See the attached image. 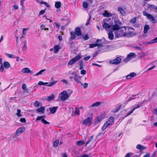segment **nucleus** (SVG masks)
Segmentation results:
<instances>
[{
  "label": "nucleus",
  "instance_id": "61",
  "mask_svg": "<svg viewBox=\"0 0 157 157\" xmlns=\"http://www.w3.org/2000/svg\"><path fill=\"white\" fill-rule=\"evenodd\" d=\"M45 11V10H41L39 13V15L40 16V15L43 14L44 13Z\"/></svg>",
  "mask_w": 157,
  "mask_h": 157
},
{
  "label": "nucleus",
  "instance_id": "21",
  "mask_svg": "<svg viewBox=\"0 0 157 157\" xmlns=\"http://www.w3.org/2000/svg\"><path fill=\"white\" fill-rule=\"evenodd\" d=\"M150 29V27L148 25H146L144 27V33H146L147 32L148 30Z\"/></svg>",
  "mask_w": 157,
  "mask_h": 157
},
{
  "label": "nucleus",
  "instance_id": "23",
  "mask_svg": "<svg viewBox=\"0 0 157 157\" xmlns=\"http://www.w3.org/2000/svg\"><path fill=\"white\" fill-rule=\"evenodd\" d=\"M137 149L140 150H143L145 149V147L143 146L140 144H138L136 146Z\"/></svg>",
  "mask_w": 157,
  "mask_h": 157
},
{
  "label": "nucleus",
  "instance_id": "39",
  "mask_svg": "<svg viewBox=\"0 0 157 157\" xmlns=\"http://www.w3.org/2000/svg\"><path fill=\"white\" fill-rule=\"evenodd\" d=\"M57 81H54L53 82L50 83L49 84L47 85L48 86H52L54 85L56 83Z\"/></svg>",
  "mask_w": 157,
  "mask_h": 157
},
{
  "label": "nucleus",
  "instance_id": "55",
  "mask_svg": "<svg viewBox=\"0 0 157 157\" xmlns=\"http://www.w3.org/2000/svg\"><path fill=\"white\" fill-rule=\"evenodd\" d=\"M44 117V116H38L37 118L36 119V121H39L40 120H41L43 118H43Z\"/></svg>",
  "mask_w": 157,
  "mask_h": 157
},
{
  "label": "nucleus",
  "instance_id": "52",
  "mask_svg": "<svg viewBox=\"0 0 157 157\" xmlns=\"http://www.w3.org/2000/svg\"><path fill=\"white\" fill-rule=\"evenodd\" d=\"M136 21V18L134 17L133 19H132L130 21V22L131 23L134 24L135 23Z\"/></svg>",
  "mask_w": 157,
  "mask_h": 157
},
{
  "label": "nucleus",
  "instance_id": "26",
  "mask_svg": "<svg viewBox=\"0 0 157 157\" xmlns=\"http://www.w3.org/2000/svg\"><path fill=\"white\" fill-rule=\"evenodd\" d=\"M118 10L122 15H124L125 14V12L122 8L120 7H118Z\"/></svg>",
  "mask_w": 157,
  "mask_h": 157
},
{
  "label": "nucleus",
  "instance_id": "22",
  "mask_svg": "<svg viewBox=\"0 0 157 157\" xmlns=\"http://www.w3.org/2000/svg\"><path fill=\"white\" fill-rule=\"evenodd\" d=\"M108 38L110 40H112L113 39L114 35L113 32L110 31L108 33Z\"/></svg>",
  "mask_w": 157,
  "mask_h": 157
},
{
  "label": "nucleus",
  "instance_id": "47",
  "mask_svg": "<svg viewBox=\"0 0 157 157\" xmlns=\"http://www.w3.org/2000/svg\"><path fill=\"white\" fill-rule=\"evenodd\" d=\"M121 107V106L120 105L118 107H117L115 109H113V112L114 113H115L117 112L120 109Z\"/></svg>",
  "mask_w": 157,
  "mask_h": 157
},
{
  "label": "nucleus",
  "instance_id": "35",
  "mask_svg": "<svg viewBox=\"0 0 157 157\" xmlns=\"http://www.w3.org/2000/svg\"><path fill=\"white\" fill-rule=\"evenodd\" d=\"M75 35L76 34L74 33L73 32H71L70 33L71 38L72 40H73L75 39L76 37Z\"/></svg>",
  "mask_w": 157,
  "mask_h": 157
},
{
  "label": "nucleus",
  "instance_id": "8",
  "mask_svg": "<svg viewBox=\"0 0 157 157\" xmlns=\"http://www.w3.org/2000/svg\"><path fill=\"white\" fill-rule=\"evenodd\" d=\"M121 58L119 57H117L115 59L110 60L109 63L111 64L117 65L119 64L121 62Z\"/></svg>",
  "mask_w": 157,
  "mask_h": 157
},
{
  "label": "nucleus",
  "instance_id": "56",
  "mask_svg": "<svg viewBox=\"0 0 157 157\" xmlns=\"http://www.w3.org/2000/svg\"><path fill=\"white\" fill-rule=\"evenodd\" d=\"M4 69L2 64L1 63H0V71L2 72Z\"/></svg>",
  "mask_w": 157,
  "mask_h": 157
},
{
  "label": "nucleus",
  "instance_id": "15",
  "mask_svg": "<svg viewBox=\"0 0 157 157\" xmlns=\"http://www.w3.org/2000/svg\"><path fill=\"white\" fill-rule=\"evenodd\" d=\"M136 75V74L135 73H131L126 76V78L127 79H129L133 77H134Z\"/></svg>",
  "mask_w": 157,
  "mask_h": 157
},
{
  "label": "nucleus",
  "instance_id": "27",
  "mask_svg": "<svg viewBox=\"0 0 157 157\" xmlns=\"http://www.w3.org/2000/svg\"><path fill=\"white\" fill-rule=\"evenodd\" d=\"M74 114L75 115L79 116L80 115V110L78 108L75 107Z\"/></svg>",
  "mask_w": 157,
  "mask_h": 157
},
{
  "label": "nucleus",
  "instance_id": "11",
  "mask_svg": "<svg viewBox=\"0 0 157 157\" xmlns=\"http://www.w3.org/2000/svg\"><path fill=\"white\" fill-rule=\"evenodd\" d=\"M120 29V26L115 24L112 25L111 26V30L113 31L118 30Z\"/></svg>",
  "mask_w": 157,
  "mask_h": 157
},
{
  "label": "nucleus",
  "instance_id": "48",
  "mask_svg": "<svg viewBox=\"0 0 157 157\" xmlns=\"http://www.w3.org/2000/svg\"><path fill=\"white\" fill-rule=\"evenodd\" d=\"M97 45L96 44V41L95 44H90L89 45V47L90 48H93L94 47H96L97 46Z\"/></svg>",
  "mask_w": 157,
  "mask_h": 157
},
{
  "label": "nucleus",
  "instance_id": "58",
  "mask_svg": "<svg viewBox=\"0 0 157 157\" xmlns=\"http://www.w3.org/2000/svg\"><path fill=\"white\" fill-rule=\"evenodd\" d=\"M93 136H91L90 137V139L87 142L86 144V146L87 144H88L93 139Z\"/></svg>",
  "mask_w": 157,
  "mask_h": 157
},
{
  "label": "nucleus",
  "instance_id": "53",
  "mask_svg": "<svg viewBox=\"0 0 157 157\" xmlns=\"http://www.w3.org/2000/svg\"><path fill=\"white\" fill-rule=\"evenodd\" d=\"M42 122L44 124H50V123L47 122L46 120H44V118H43L41 120Z\"/></svg>",
  "mask_w": 157,
  "mask_h": 157
},
{
  "label": "nucleus",
  "instance_id": "33",
  "mask_svg": "<svg viewBox=\"0 0 157 157\" xmlns=\"http://www.w3.org/2000/svg\"><path fill=\"white\" fill-rule=\"evenodd\" d=\"M101 40H99V39H97L96 40V44L97 45V46L98 47V48H99L100 47H102L103 45L101 44H99L98 43L100 42V43H101Z\"/></svg>",
  "mask_w": 157,
  "mask_h": 157
},
{
  "label": "nucleus",
  "instance_id": "57",
  "mask_svg": "<svg viewBox=\"0 0 157 157\" xmlns=\"http://www.w3.org/2000/svg\"><path fill=\"white\" fill-rule=\"evenodd\" d=\"M40 4H44L47 7H50L49 5H48L46 2L42 1L40 2Z\"/></svg>",
  "mask_w": 157,
  "mask_h": 157
},
{
  "label": "nucleus",
  "instance_id": "12",
  "mask_svg": "<svg viewBox=\"0 0 157 157\" xmlns=\"http://www.w3.org/2000/svg\"><path fill=\"white\" fill-rule=\"evenodd\" d=\"M111 26L110 25H109L108 23L106 22H104L102 24L103 27L106 30L109 28L111 29Z\"/></svg>",
  "mask_w": 157,
  "mask_h": 157
},
{
  "label": "nucleus",
  "instance_id": "45",
  "mask_svg": "<svg viewBox=\"0 0 157 157\" xmlns=\"http://www.w3.org/2000/svg\"><path fill=\"white\" fill-rule=\"evenodd\" d=\"M136 95H132V97H130L126 101L127 103H128L129 101H131V100L135 99V98L133 97H135Z\"/></svg>",
  "mask_w": 157,
  "mask_h": 157
},
{
  "label": "nucleus",
  "instance_id": "13",
  "mask_svg": "<svg viewBox=\"0 0 157 157\" xmlns=\"http://www.w3.org/2000/svg\"><path fill=\"white\" fill-rule=\"evenodd\" d=\"M45 109V107L41 106L40 108L37 109L36 110V111L38 113H44Z\"/></svg>",
  "mask_w": 157,
  "mask_h": 157
},
{
  "label": "nucleus",
  "instance_id": "63",
  "mask_svg": "<svg viewBox=\"0 0 157 157\" xmlns=\"http://www.w3.org/2000/svg\"><path fill=\"white\" fill-rule=\"evenodd\" d=\"M28 29L27 28H23V34H25L26 32V31L28 30Z\"/></svg>",
  "mask_w": 157,
  "mask_h": 157
},
{
  "label": "nucleus",
  "instance_id": "24",
  "mask_svg": "<svg viewBox=\"0 0 157 157\" xmlns=\"http://www.w3.org/2000/svg\"><path fill=\"white\" fill-rule=\"evenodd\" d=\"M147 7L153 9L157 10V7L154 5H150L149 4H147Z\"/></svg>",
  "mask_w": 157,
  "mask_h": 157
},
{
  "label": "nucleus",
  "instance_id": "41",
  "mask_svg": "<svg viewBox=\"0 0 157 157\" xmlns=\"http://www.w3.org/2000/svg\"><path fill=\"white\" fill-rule=\"evenodd\" d=\"M24 45L23 46L22 48V50L23 51H25L27 48L26 47V44H27V41L26 40H25L24 42H23Z\"/></svg>",
  "mask_w": 157,
  "mask_h": 157
},
{
  "label": "nucleus",
  "instance_id": "62",
  "mask_svg": "<svg viewBox=\"0 0 157 157\" xmlns=\"http://www.w3.org/2000/svg\"><path fill=\"white\" fill-rule=\"evenodd\" d=\"M20 121L22 123H25L26 122V120L25 118H21L20 119Z\"/></svg>",
  "mask_w": 157,
  "mask_h": 157
},
{
  "label": "nucleus",
  "instance_id": "37",
  "mask_svg": "<svg viewBox=\"0 0 157 157\" xmlns=\"http://www.w3.org/2000/svg\"><path fill=\"white\" fill-rule=\"evenodd\" d=\"M101 104V102H96L93 104L91 105V107H95V106H98L99 105H100Z\"/></svg>",
  "mask_w": 157,
  "mask_h": 157
},
{
  "label": "nucleus",
  "instance_id": "6",
  "mask_svg": "<svg viewBox=\"0 0 157 157\" xmlns=\"http://www.w3.org/2000/svg\"><path fill=\"white\" fill-rule=\"evenodd\" d=\"M25 130V128L24 127H22L19 128L17 130L15 135L14 136H13V137H16V136H19L24 132Z\"/></svg>",
  "mask_w": 157,
  "mask_h": 157
},
{
  "label": "nucleus",
  "instance_id": "32",
  "mask_svg": "<svg viewBox=\"0 0 157 157\" xmlns=\"http://www.w3.org/2000/svg\"><path fill=\"white\" fill-rule=\"evenodd\" d=\"M109 126V125L108 124V123L105 122L102 127L101 129L103 131H104Z\"/></svg>",
  "mask_w": 157,
  "mask_h": 157
},
{
  "label": "nucleus",
  "instance_id": "51",
  "mask_svg": "<svg viewBox=\"0 0 157 157\" xmlns=\"http://www.w3.org/2000/svg\"><path fill=\"white\" fill-rule=\"evenodd\" d=\"M21 112V109H18L17 110V115L18 117H21L22 116V115L20 114Z\"/></svg>",
  "mask_w": 157,
  "mask_h": 157
},
{
  "label": "nucleus",
  "instance_id": "44",
  "mask_svg": "<svg viewBox=\"0 0 157 157\" xmlns=\"http://www.w3.org/2000/svg\"><path fill=\"white\" fill-rule=\"evenodd\" d=\"M48 84V83L47 82H44L42 81H40L38 82V85H42L45 86V85H47Z\"/></svg>",
  "mask_w": 157,
  "mask_h": 157
},
{
  "label": "nucleus",
  "instance_id": "19",
  "mask_svg": "<svg viewBox=\"0 0 157 157\" xmlns=\"http://www.w3.org/2000/svg\"><path fill=\"white\" fill-rule=\"evenodd\" d=\"M135 54L134 53L131 52L129 54L127 57L130 60L132 58L135 57Z\"/></svg>",
  "mask_w": 157,
  "mask_h": 157
},
{
  "label": "nucleus",
  "instance_id": "28",
  "mask_svg": "<svg viewBox=\"0 0 157 157\" xmlns=\"http://www.w3.org/2000/svg\"><path fill=\"white\" fill-rule=\"evenodd\" d=\"M61 5V4L60 2H57L55 3V6L56 8L59 9L60 8Z\"/></svg>",
  "mask_w": 157,
  "mask_h": 157
},
{
  "label": "nucleus",
  "instance_id": "46",
  "mask_svg": "<svg viewBox=\"0 0 157 157\" xmlns=\"http://www.w3.org/2000/svg\"><path fill=\"white\" fill-rule=\"evenodd\" d=\"M45 70V69L41 70L40 71H39L37 73H36V74L35 75H34V76H38V75H41L42 74V73L43 72H44Z\"/></svg>",
  "mask_w": 157,
  "mask_h": 157
},
{
  "label": "nucleus",
  "instance_id": "25",
  "mask_svg": "<svg viewBox=\"0 0 157 157\" xmlns=\"http://www.w3.org/2000/svg\"><path fill=\"white\" fill-rule=\"evenodd\" d=\"M78 64L79 65V69L80 70H82L83 68V63L82 60H80L78 62Z\"/></svg>",
  "mask_w": 157,
  "mask_h": 157
},
{
  "label": "nucleus",
  "instance_id": "36",
  "mask_svg": "<svg viewBox=\"0 0 157 157\" xmlns=\"http://www.w3.org/2000/svg\"><path fill=\"white\" fill-rule=\"evenodd\" d=\"M141 105H140V102H137L135 105L133 106V107L136 109L139 108Z\"/></svg>",
  "mask_w": 157,
  "mask_h": 157
},
{
  "label": "nucleus",
  "instance_id": "43",
  "mask_svg": "<svg viewBox=\"0 0 157 157\" xmlns=\"http://www.w3.org/2000/svg\"><path fill=\"white\" fill-rule=\"evenodd\" d=\"M6 55L7 57L11 58H15V56L13 54H6Z\"/></svg>",
  "mask_w": 157,
  "mask_h": 157
},
{
  "label": "nucleus",
  "instance_id": "16",
  "mask_svg": "<svg viewBox=\"0 0 157 157\" xmlns=\"http://www.w3.org/2000/svg\"><path fill=\"white\" fill-rule=\"evenodd\" d=\"M75 33L77 36H80L81 34L80 29L79 27H77L75 29Z\"/></svg>",
  "mask_w": 157,
  "mask_h": 157
},
{
  "label": "nucleus",
  "instance_id": "3",
  "mask_svg": "<svg viewBox=\"0 0 157 157\" xmlns=\"http://www.w3.org/2000/svg\"><path fill=\"white\" fill-rule=\"evenodd\" d=\"M69 97V96L67 93V91L64 90L59 94L58 98L61 100L64 101L67 99Z\"/></svg>",
  "mask_w": 157,
  "mask_h": 157
},
{
  "label": "nucleus",
  "instance_id": "10",
  "mask_svg": "<svg viewBox=\"0 0 157 157\" xmlns=\"http://www.w3.org/2000/svg\"><path fill=\"white\" fill-rule=\"evenodd\" d=\"M114 121V118L113 117H110L108 120L106 121L107 123L110 126L112 125Z\"/></svg>",
  "mask_w": 157,
  "mask_h": 157
},
{
  "label": "nucleus",
  "instance_id": "42",
  "mask_svg": "<svg viewBox=\"0 0 157 157\" xmlns=\"http://www.w3.org/2000/svg\"><path fill=\"white\" fill-rule=\"evenodd\" d=\"M59 143V141L58 140H56L53 143V146L55 147L57 146Z\"/></svg>",
  "mask_w": 157,
  "mask_h": 157
},
{
  "label": "nucleus",
  "instance_id": "2",
  "mask_svg": "<svg viewBox=\"0 0 157 157\" xmlns=\"http://www.w3.org/2000/svg\"><path fill=\"white\" fill-rule=\"evenodd\" d=\"M143 15L146 16L148 20L152 22L153 23H155L157 22L156 20L152 15L147 13L145 11H143Z\"/></svg>",
  "mask_w": 157,
  "mask_h": 157
},
{
  "label": "nucleus",
  "instance_id": "29",
  "mask_svg": "<svg viewBox=\"0 0 157 157\" xmlns=\"http://www.w3.org/2000/svg\"><path fill=\"white\" fill-rule=\"evenodd\" d=\"M3 65L5 68H8L10 66V64L8 62H5L3 63Z\"/></svg>",
  "mask_w": 157,
  "mask_h": 157
},
{
  "label": "nucleus",
  "instance_id": "14",
  "mask_svg": "<svg viewBox=\"0 0 157 157\" xmlns=\"http://www.w3.org/2000/svg\"><path fill=\"white\" fill-rule=\"evenodd\" d=\"M58 108V107L55 106V107H52L50 108H49V110L50 111V112L52 113V114H54L55 113L56 110Z\"/></svg>",
  "mask_w": 157,
  "mask_h": 157
},
{
  "label": "nucleus",
  "instance_id": "40",
  "mask_svg": "<svg viewBox=\"0 0 157 157\" xmlns=\"http://www.w3.org/2000/svg\"><path fill=\"white\" fill-rule=\"evenodd\" d=\"M84 143V142L83 140H80L77 142V144L79 146L82 145Z\"/></svg>",
  "mask_w": 157,
  "mask_h": 157
},
{
  "label": "nucleus",
  "instance_id": "7",
  "mask_svg": "<svg viewBox=\"0 0 157 157\" xmlns=\"http://www.w3.org/2000/svg\"><path fill=\"white\" fill-rule=\"evenodd\" d=\"M92 118L90 117H88L87 118L85 119L82 122L83 124L85 126L90 125L92 122Z\"/></svg>",
  "mask_w": 157,
  "mask_h": 157
},
{
  "label": "nucleus",
  "instance_id": "1",
  "mask_svg": "<svg viewBox=\"0 0 157 157\" xmlns=\"http://www.w3.org/2000/svg\"><path fill=\"white\" fill-rule=\"evenodd\" d=\"M127 35L125 27L123 26L121 28V29L116 33V36L117 38L125 36Z\"/></svg>",
  "mask_w": 157,
  "mask_h": 157
},
{
  "label": "nucleus",
  "instance_id": "60",
  "mask_svg": "<svg viewBox=\"0 0 157 157\" xmlns=\"http://www.w3.org/2000/svg\"><path fill=\"white\" fill-rule=\"evenodd\" d=\"M83 39L84 40H86L89 39V37L87 35H86L83 36Z\"/></svg>",
  "mask_w": 157,
  "mask_h": 157
},
{
  "label": "nucleus",
  "instance_id": "4",
  "mask_svg": "<svg viewBox=\"0 0 157 157\" xmlns=\"http://www.w3.org/2000/svg\"><path fill=\"white\" fill-rule=\"evenodd\" d=\"M81 55H78L72 59L68 63L67 65L68 66H71L74 64L75 63L77 62L81 58Z\"/></svg>",
  "mask_w": 157,
  "mask_h": 157
},
{
  "label": "nucleus",
  "instance_id": "31",
  "mask_svg": "<svg viewBox=\"0 0 157 157\" xmlns=\"http://www.w3.org/2000/svg\"><path fill=\"white\" fill-rule=\"evenodd\" d=\"M157 42V37L153 40H151L150 41L147 43V44H150Z\"/></svg>",
  "mask_w": 157,
  "mask_h": 157
},
{
  "label": "nucleus",
  "instance_id": "18",
  "mask_svg": "<svg viewBox=\"0 0 157 157\" xmlns=\"http://www.w3.org/2000/svg\"><path fill=\"white\" fill-rule=\"evenodd\" d=\"M22 73H30L32 72L28 68L25 67L23 68L21 71Z\"/></svg>",
  "mask_w": 157,
  "mask_h": 157
},
{
  "label": "nucleus",
  "instance_id": "9",
  "mask_svg": "<svg viewBox=\"0 0 157 157\" xmlns=\"http://www.w3.org/2000/svg\"><path fill=\"white\" fill-rule=\"evenodd\" d=\"M105 117V115L101 114L97 117L95 120V123H98L100 122Z\"/></svg>",
  "mask_w": 157,
  "mask_h": 157
},
{
  "label": "nucleus",
  "instance_id": "17",
  "mask_svg": "<svg viewBox=\"0 0 157 157\" xmlns=\"http://www.w3.org/2000/svg\"><path fill=\"white\" fill-rule=\"evenodd\" d=\"M54 52L55 53H57L60 49V46L59 45H55L54 47Z\"/></svg>",
  "mask_w": 157,
  "mask_h": 157
},
{
  "label": "nucleus",
  "instance_id": "54",
  "mask_svg": "<svg viewBox=\"0 0 157 157\" xmlns=\"http://www.w3.org/2000/svg\"><path fill=\"white\" fill-rule=\"evenodd\" d=\"M40 28H41V29H44L45 30H48V28H45V25H41L40 26Z\"/></svg>",
  "mask_w": 157,
  "mask_h": 157
},
{
  "label": "nucleus",
  "instance_id": "64",
  "mask_svg": "<svg viewBox=\"0 0 157 157\" xmlns=\"http://www.w3.org/2000/svg\"><path fill=\"white\" fill-rule=\"evenodd\" d=\"M80 157H89V155H87V154H84L83 155H82Z\"/></svg>",
  "mask_w": 157,
  "mask_h": 157
},
{
  "label": "nucleus",
  "instance_id": "20",
  "mask_svg": "<svg viewBox=\"0 0 157 157\" xmlns=\"http://www.w3.org/2000/svg\"><path fill=\"white\" fill-rule=\"evenodd\" d=\"M114 24L119 25L120 26L122 25V22L118 19L115 20L114 21Z\"/></svg>",
  "mask_w": 157,
  "mask_h": 157
},
{
  "label": "nucleus",
  "instance_id": "59",
  "mask_svg": "<svg viewBox=\"0 0 157 157\" xmlns=\"http://www.w3.org/2000/svg\"><path fill=\"white\" fill-rule=\"evenodd\" d=\"M86 73V70H84L82 69L81 71V74L82 75H85Z\"/></svg>",
  "mask_w": 157,
  "mask_h": 157
},
{
  "label": "nucleus",
  "instance_id": "5",
  "mask_svg": "<svg viewBox=\"0 0 157 157\" xmlns=\"http://www.w3.org/2000/svg\"><path fill=\"white\" fill-rule=\"evenodd\" d=\"M71 75H73V79L76 82L81 83L80 80L81 79L82 76H78L76 74L75 72L74 71V72L71 73Z\"/></svg>",
  "mask_w": 157,
  "mask_h": 157
},
{
  "label": "nucleus",
  "instance_id": "34",
  "mask_svg": "<svg viewBox=\"0 0 157 157\" xmlns=\"http://www.w3.org/2000/svg\"><path fill=\"white\" fill-rule=\"evenodd\" d=\"M54 95L53 94H52L51 95L48 96L47 100L48 101H50L52 99L54 98Z\"/></svg>",
  "mask_w": 157,
  "mask_h": 157
},
{
  "label": "nucleus",
  "instance_id": "38",
  "mask_svg": "<svg viewBox=\"0 0 157 157\" xmlns=\"http://www.w3.org/2000/svg\"><path fill=\"white\" fill-rule=\"evenodd\" d=\"M40 102L38 101H35L34 105L35 107H38L40 106Z\"/></svg>",
  "mask_w": 157,
  "mask_h": 157
},
{
  "label": "nucleus",
  "instance_id": "50",
  "mask_svg": "<svg viewBox=\"0 0 157 157\" xmlns=\"http://www.w3.org/2000/svg\"><path fill=\"white\" fill-rule=\"evenodd\" d=\"M83 6L85 8H87L88 6V4L86 2H84L83 3Z\"/></svg>",
  "mask_w": 157,
  "mask_h": 157
},
{
  "label": "nucleus",
  "instance_id": "49",
  "mask_svg": "<svg viewBox=\"0 0 157 157\" xmlns=\"http://www.w3.org/2000/svg\"><path fill=\"white\" fill-rule=\"evenodd\" d=\"M80 83L82 86H83L84 89L86 88L88 86V84L86 83H85L84 84H83L81 82Z\"/></svg>",
  "mask_w": 157,
  "mask_h": 157
},
{
  "label": "nucleus",
  "instance_id": "30",
  "mask_svg": "<svg viewBox=\"0 0 157 157\" xmlns=\"http://www.w3.org/2000/svg\"><path fill=\"white\" fill-rule=\"evenodd\" d=\"M103 15L105 17H109L112 16V15L108 12H105L103 14Z\"/></svg>",
  "mask_w": 157,
  "mask_h": 157
}]
</instances>
